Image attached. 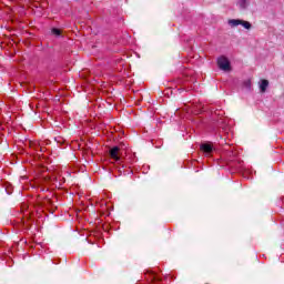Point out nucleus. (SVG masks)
<instances>
[{
    "mask_svg": "<svg viewBox=\"0 0 284 284\" xmlns=\"http://www.w3.org/2000/svg\"><path fill=\"white\" fill-rule=\"evenodd\" d=\"M229 26L231 28H236L237 26H243L245 30H251L252 29V23L241 20V19H231L229 20Z\"/></svg>",
    "mask_w": 284,
    "mask_h": 284,
    "instance_id": "obj_1",
    "label": "nucleus"
},
{
    "mask_svg": "<svg viewBox=\"0 0 284 284\" xmlns=\"http://www.w3.org/2000/svg\"><path fill=\"white\" fill-rule=\"evenodd\" d=\"M217 65L220 70H223L224 72H230V70L232 69V67L230 65V60L224 55L217 58Z\"/></svg>",
    "mask_w": 284,
    "mask_h": 284,
    "instance_id": "obj_2",
    "label": "nucleus"
},
{
    "mask_svg": "<svg viewBox=\"0 0 284 284\" xmlns=\"http://www.w3.org/2000/svg\"><path fill=\"white\" fill-rule=\"evenodd\" d=\"M200 150L203 152L204 156H211L212 152H214V148L210 143L201 144Z\"/></svg>",
    "mask_w": 284,
    "mask_h": 284,
    "instance_id": "obj_3",
    "label": "nucleus"
},
{
    "mask_svg": "<svg viewBox=\"0 0 284 284\" xmlns=\"http://www.w3.org/2000/svg\"><path fill=\"white\" fill-rule=\"evenodd\" d=\"M110 156H111V159H113L115 161H121V158H119V146H113L110 150Z\"/></svg>",
    "mask_w": 284,
    "mask_h": 284,
    "instance_id": "obj_4",
    "label": "nucleus"
},
{
    "mask_svg": "<svg viewBox=\"0 0 284 284\" xmlns=\"http://www.w3.org/2000/svg\"><path fill=\"white\" fill-rule=\"evenodd\" d=\"M237 6L240 10H247V7L250 6L248 0H237Z\"/></svg>",
    "mask_w": 284,
    "mask_h": 284,
    "instance_id": "obj_5",
    "label": "nucleus"
},
{
    "mask_svg": "<svg viewBox=\"0 0 284 284\" xmlns=\"http://www.w3.org/2000/svg\"><path fill=\"white\" fill-rule=\"evenodd\" d=\"M270 85V81L261 80L260 82V92H265Z\"/></svg>",
    "mask_w": 284,
    "mask_h": 284,
    "instance_id": "obj_6",
    "label": "nucleus"
},
{
    "mask_svg": "<svg viewBox=\"0 0 284 284\" xmlns=\"http://www.w3.org/2000/svg\"><path fill=\"white\" fill-rule=\"evenodd\" d=\"M52 34H55V37H60L61 36V30L52 29Z\"/></svg>",
    "mask_w": 284,
    "mask_h": 284,
    "instance_id": "obj_7",
    "label": "nucleus"
}]
</instances>
